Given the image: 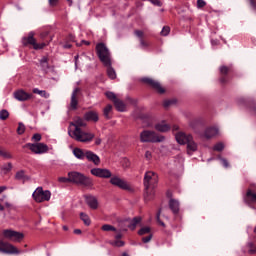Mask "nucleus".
Here are the masks:
<instances>
[{"label": "nucleus", "mask_w": 256, "mask_h": 256, "mask_svg": "<svg viewBox=\"0 0 256 256\" xmlns=\"http://www.w3.org/2000/svg\"><path fill=\"white\" fill-rule=\"evenodd\" d=\"M71 125L72 127H75V129L72 133H70V137L75 139V141H79L80 143H90V141L95 139V134L87 133L81 130V127H85V125H87L83 118L77 117L73 122H71Z\"/></svg>", "instance_id": "f257e3e1"}, {"label": "nucleus", "mask_w": 256, "mask_h": 256, "mask_svg": "<svg viewBox=\"0 0 256 256\" xmlns=\"http://www.w3.org/2000/svg\"><path fill=\"white\" fill-rule=\"evenodd\" d=\"M157 183H159V176L157 173L153 171H147L144 175V188H145V194L144 199L145 201H151L153 197H155V187H157Z\"/></svg>", "instance_id": "f03ea898"}, {"label": "nucleus", "mask_w": 256, "mask_h": 256, "mask_svg": "<svg viewBox=\"0 0 256 256\" xmlns=\"http://www.w3.org/2000/svg\"><path fill=\"white\" fill-rule=\"evenodd\" d=\"M68 177H70V183L80 185L81 187H86V189H93V179L85 176L83 173L72 171L68 173Z\"/></svg>", "instance_id": "7ed1b4c3"}, {"label": "nucleus", "mask_w": 256, "mask_h": 256, "mask_svg": "<svg viewBox=\"0 0 256 256\" xmlns=\"http://www.w3.org/2000/svg\"><path fill=\"white\" fill-rule=\"evenodd\" d=\"M96 55L104 67H111V52L105 43L96 44Z\"/></svg>", "instance_id": "20e7f679"}, {"label": "nucleus", "mask_w": 256, "mask_h": 256, "mask_svg": "<svg viewBox=\"0 0 256 256\" xmlns=\"http://www.w3.org/2000/svg\"><path fill=\"white\" fill-rule=\"evenodd\" d=\"M51 41H45L42 43H37V39H35V32H29L28 36L22 38V45L24 47H29V45L33 46L35 51H39L41 49H45L47 45H49Z\"/></svg>", "instance_id": "39448f33"}, {"label": "nucleus", "mask_w": 256, "mask_h": 256, "mask_svg": "<svg viewBox=\"0 0 256 256\" xmlns=\"http://www.w3.org/2000/svg\"><path fill=\"white\" fill-rule=\"evenodd\" d=\"M141 143H163L165 136L157 135L155 131L144 130L140 133Z\"/></svg>", "instance_id": "423d86ee"}, {"label": "nucleus", "mask_w": 256, "mask_h": 256, "mask_svg": "<svg viewBox=\"0 0 256 256\" xmlns=\"http://www.w3.org/2000/svg\"><path fill=\"white\" fill-rule=\"evenodd\" d=\"M23 149H30L34 155H44V153L49 152V146L45 143L37 142V143H26L23 146Z\"/></svg>", "instance_id": "0eeeda50"}, {"label": "nucleus", "mask_w": 256, "mask_h": 256, "mask_svg": "<svg viewBox=\"0 0 256 256\" xmlns=\"http://www.w3.org/2000/svg\"><path fill=\"white\" fill-rule=\"evenodd\" d=\"M110 184L114 187H118V189H122V191H133V187H131V184H129L127 180L119 176H111Z\"/></svg>", "instance_id": "6e6552de"}, {"label": "nucleus", "mask_w": 256, "mask_h": 256, "mask_svg": "<svg viewBox=\"0 0 256 256\" xmlns=\"http://www.w3.org/2000/svg\"><path fill=\"white\" fill-rule=\"evenodd\" d=\"M32 197L36 203H43L51 199V191L43 190V187H38L32 194Z\"/></svg>", "instance_id": "1a4fd4ad"}, {"label": "nucleus", "mask_w": 256, "mask_h": 256, "mask_svg": "<svg viewBox=\"0 0 256 256\" xmlns=\"http://www.w3.org/2000/svg\"><path fill=\"white\" fill-rule=\"evenodd\" d=\"M3 236L6 239L13 241L14 243H21V241H23V239L25 238V235L23 233L9 229L3 231Z\"/></svg>", "instance_id": "9d476101"}, {"label": "nucleus", "mask_w": 256, "mask_h": 256, "mask_svg": "<svg viewBox=\"0 0 256 256\" xmlns=\"http://www.w3.org/2000/svg\"><path fill=\"white\" fill-rule=\"evenodd\" d=\"M0 253H4L5 255H19L21 251L8 242L0 241Z\"/></svg>", "instance_id": "9b49d317"}, {"label": "nucleus", "mask_w": 256, "mask_h": 256, "mask_svg": "<svg viewBox=\"0 0 256 256\" xmlns=\"http://www.w3.org/2000/svg\"><path fill=\"white\" fill-rule=\"evenodd\" d=\"M90 173L91 175H94V177H99L100 179H111V177H113L111 170L107 168H93L90 170Z\"/></svg>", "instance_id": "f8f14e48"}, {"label": "nucleus", "mask_w": 256, "mask_h": 256, "mask_svg": "<svg viewBox=\"0 0 256 256\" xmlns=\"http://www.w3.org/2000/svg\"><path fill=\"white\" fill-rule=\"evenodd\" d=\"M142 83L149 85L150 87H152V89L157 91V93H159L160 95H163V93H165V88L161 87V83H159L156 80H153V78H142Z\"/></svg>", "instance_id": "ddd939ff"}, {"label": "nucleus", "mask_w": 256, "mask_h": 256, "mask_svg": "<svg viewBox=\"0 0 256 256\" xmlns=\"http://www.w3.org/2000/svg\"><path fill=\"white\" fill-rule=\"evenodd\" d=\"M13 97L16 99V101L24 102L29 101V99H33V94L27 93L25 90L20 89L13 93Z\"/></svg>", "instance_id": "4468645a"}, {"label": "nucleus", "mask_w": 256, "mask_h": 256, "mask_svg": "<svg viewBox=\"0 0 256 256\" xmlns=\"http://www.w3.org/2000/svg\"><path fill=\"white\" fill-rule=\"evenodd\" d=\"M86 159L89 163H93L96 166L101 165V158L91 150H86Z\"/></svg>", "instance_id": "2eb2a0df"}, {"label": "nucleus", "mask_w": 256, "mask_h": 256, "mask_svg": "<svg viewBox=\"0 0 256 256\" xmlns=\"http://www.w3.org/2000/svg\"><path fill=\"white\" fill-rule=\"evenodd\" d=\"M192 137L191 134H185L184 132H178L175 135V139L179 145H185Z\"/></svg>", "instance_id": "dca6fc26"}, {"label": "nucleus", "mask_w": 256, "mask_h": 256, "mask_svg": "<svg viewBox=\"0 0 256 256\" xmlns=\"http://www.w3.org/2000/svg\"><path fill=\"white\" fill-rule=\"evenodd\" d=\"M85 202L88 205V207H90V209H99V201L97 200V197L93 195L85 196Z\"/></svg>", "instance_id": "f3484780"}, {"label": "nucleus", "mask_w": 256, "mask_h": 256, "mask_svg": "<svg viewBox=\"0 0 256 256\" xmlns=\"http://www.w3.org/2000/svg\"><path fill=\"white\" fill-rule=\"evenodd\" d=\"M81 89L75 88L71 95L70 107L73 111L77 110V106L79 105V101L77 100V93H79Z\"/></svg>", "instance_id": "a211bd4d"}, {"label": "nucleus", "mask_w": 256, "mask_h": 256, "mask_svg": "<svg viewBox=\"0 0 256 256\" xmlns=\"http://www.w3.org/2000/svg\"><path fill=\"white\" fill-rule=\"evenodd\" d=\"M186 145L188 155H193V153H195V151L198 149L197 143L193 139V136L188 140Z\"/></svg>", "instance_id": "6ab92c4d"}, {"label": "nucleus", "mask_w": 256, "mask_h": 256, "mask_svg": "<svg viewBox=\"0 0 256 256\" xmlns=\"http://www.w3.org/2000/svg\"><path fill=\"white\" fill-rule=\"evenodd\" d=\"M217 135H219V128L216 127H209L206 128L204 131L205 139H212V137H215Z\"/></svg>", "instance_id": "aec40b11"}, {"label": "nucleus", "mask_w": 256, "mask_h": 256, "mask_svg": "<svg viewBox=\"0 0 256 256\" xmlns=\"http://www.w3.org/2000/svg\"><path fill=\"white\" fill-rule=\"evenodd\" d=\"M84 120L85 121H94V123H97L99 121V114L95 111H89L84 114Z\"/></svg>", "instance_id": "412c9836"}, {"label": "nucleus", "mask_w": 256, "mask_h": 256, "mask_svg": "<svg viewBox=\"0 0 256 256\" xmlns=\"http://www.w3.org/2000/svg\"><path fill=\"white\" fill-rule=\"evenodd\" d=\"M156 131H159L160 133H166V131H169L171 129V126L167 124V122L162 121L155 125Z\"/></svg>", "instance_id": "4be33fe9"}, {"label": "nucleus", "mask_w": 256, "mask_h": 256, "mask_svg": "<svg viewBox=\"0 0 256 256\" xmlns=\"http://www.w3.org/2000/svg\"><path fill=\"white\" fill-rule=\"evenodd\" d=\"M73 155L76 157V159H80V161H83V159L87 156V150L83 151L81 148H74L73 149Z\"/></svg>", "instance_id": "5701e85b"}, {"label": "nucleus", "mask_w": 256, "mask_h": 256, "mask_svg": "<svg viewBox=\"0 0 256 256\" xmlns=\"http://www.w3.org/2000/svg\"><path fill=\"white\" fill-rule=\"evenodd\" d=\"M169 207H170L172 213H174V215H177V213H179V201L178 200L171 198L169 200Z\"/></svg>", "instance_id": "b1692460"}, {"label": "nucleus", "mask_w": 256, "mask_h": 256, "mask_svg": "<svg viewBox=\"0 0 256 256\" xmlns=\"http://www.w3.org/2000/svg\"><path fill=\"white\" fill-rule=\"evenodd\" d=\"M115 108L120 112L123 113L126 111L127 106L125 105V102L122 100H119V98L114 102Z\"/></svg>", "instance_id": "393cba45"}, {"label": "nucleus", "mask_w": 256, "mask_h": 256, "mask_svg": "<svg viewBox=\"0 0 256 256\" xmlns=\"http://www.w3.org/2000/svg\"><path fill=\"white\" fill-rule=\"evenodd\" d=\"M139 223H141V217H134L130 221L128 228H130L131 231H135V229H137V225H139Z\"/></svg>", "instance_id": "a878e982"}, {"label": "nucleus", "mask_w": 256, "mask_h": 256, "mask_svg": "<svg viewBox=\"0 0 256 256\" xmlns=\"http://www.w3.org/2000/svg\"><path fill=\"white\" fill-rule=\"evenodd\" d=\"M40 67L42 71H47L49 69V58H47V56H43L40 59Z\"/></svg>", "instance_id": "bb28decb"}, {"label": "nucleus", "mask_w": 256, "mask_h": 256, "mask_svg": "<svg viewBox=\"0 0 256 256\" xmlns=\"http://www.w3.org/2000/svg\"><path fill=\"white\" fill-rule=\"evenodd\" d=\"M32 93H34L35 95H40V97H44V99H49V97H50V95H49V93H47V91L39 90V88H34L32 90Z\"/></svg>", "instance_id": "cd10ccee"}, {"label": "nucleus", "mask_w": 256, "mask_h": 256, "mask_svg": "<svg viewBox=\"0 0 256 256\" xmlns=\"http://www.w3.org/2000/svg\"><path fill=\"white\" fill-rule=\"evenodd\" d=\"M80 219L83 221L84 225H86L87 227L91 225V218H89V215L82 212L80 213Z\"/></svg>", "instance_id": "c85d7f7f"}, {"label": "nucleus", "mask_w": 256, "mask_h": 256, "mask_svg": "<svg viewBox=\"0 0 256 256\" xmlns=\"http://www.w3.org/2000/svg\"><path fill=\"white\" fill-rule=\"evenodd\" d=\"M246 201H251L252 203H255L256 193H253L251 190H248L246 193Z\"/></svg>", "instance_id": "c756f323"}, {"label": "nucleus", "mask_w": 256, "mask_h": 256, "mask_svg": "<svg viewBox=\"0 0 256 256\" xmlns=\"http://www.w3.org/2000/svg\"><path fill=\"white\" fill-rule=\"evenodd\" d=\"M106 67H108L107 75L109 79H117V73L115 72V69H113V67L111 66H106Z\"/></svg>", "instance_id": "7c9ffc66"}, {"label": "nucleus", "mask_w": 256, "mask_h": 256, "mask_svg": "<svg viewBox=\"0 0 256 256\" xmlns=\"http://www.w3.org/2000/svg\"><path fill=\"white\" fill-rule=\"evenodd\" d=\"M112 109H113V106L110 105V104H108V105L104 108V110H103V115H104V117H105L106 119H111V116H109V113H111Z\"/></svg>", "instance_id": "2f4dec72"}, {"label": "nucleus", "mask_w": 256, "mask_h": 256, "mask_svg": "<svg viewBox=\"0 0 256 256\" xmlns=\"http://www.w3.org/2000/svg\"><path fill=\"white\" fill-rule=\"evenodd\" d=\"M219 71H220V75H227L231 73V67L223 65V66H220Z\"/></svg>", "instance_id": "473e14b6"}, {"label": "nucleus", "mask_w": 256, "mask_h": 256, "mask_svg": "<svg viewBox=\"0 0 256 256\" xmlns=\"http://www.w3.org/2000/svg\"><path fill=\"white\" fill-rule=\"evenodd\" d=\"M9 119V111L3 109L0 111V120L1 121H7Z\"/></svg>", "instance_id": "72a5a7b5"}, {"label": "nucleus", "mask_w": 256, "mask_h": 256, "mask_svg": "<svg viewBox=\"0 0 256 256\" xmlns=\"http://www.w3.org/2000/svg\"><path fill=\"white\" fill-rule=\"evenodd\" d=\"M171 33V27L169 26H164L160 32V35L162 37H167V35H169Z\"/></svg>", "instance_id": "f704fd0d"}, {"label": "nucleus", "mask_w": 256, "mask_h": 256, "mask_svg": "<svg viewBox=\"0 0 256 256\" xmlns=\"http://www.w3.org/2000/svg\"><path fill=\"white\" fill-rule=\"evenodd\" d=\"M110 245H112V247H124L125 242L123 240H114L110 242Z\"/></svg>", "instance_id": "c9c22d12"}, {"label": "nucleus", "mask_w": 256, "mask_h": 256, "mask_svg": "<svg viewBox=\"0 0 256 256\" xmlns=\"http://www.w3.org/2000/svg\"><path fill=\"white\" fill-rule=\"evenodd\" d=\"M0 157H3L4 159H13V155L5 150H0Z\"/></svg>", "instance_id": "e433bc0d"}, {"label": "nucleus", "mask_w": 256, "mask_h": 256, "mask_svg": "<svg viewBox=\"0 0 256 256\" xmlns=\"http://www.w3.org/2000/svg\"><path fill=\"white\" fill-rule=\"evenodd\" d=\"M106 97L113 103L119 99V98H117V95H115V93H113V92H106Z\"/></svg>", "instance_id": "4c0bfd02"}, {"label": "nucleus", "mask_w": 256, "mask_h": 256, "mask_svg": "<svg viewBox=\"0 0 256 256\" xmlns=\"http://www.w3.org/2000/svg\"><path fill=\"white\" fill-rule=\"evenodd\" d=\"M151 233V228L149 226L143 227L138 231V235H147Z\"/></svg>", "instance_id": "58836bf2"}, {"label": "nucleus", "mask_w": 256, "mask_h": 256, "mask_svg": "<svg viewBox=\"0 0 256 256\" xmlns=\"http://www.w3.org/2000/svg\"><path fill=\"white\" fill-rule=\"evenodd\" d=\"M15 179H17V181H22V179H25V171L20 170L16 172Z\"/></svg>", "instance_id": "ea45409f"}, {"label": "nucleus", "mask_w": 256, "mask_h": 256, "mask_svg": "<svg viewBox=\"0 0 256 256\" xmlns=\"http://www.w3.org/2000/svg\"><path fill=\"white\" fill-rule=\"evenodd\" d=\"M223 149H225V144H223V142H219L213 147V150L218 152L223 151Z\"/></svg>", "instance_id": "a19ab883"}, {"label": "nucleus", "mask_w": 256, "mask_h": 256, "mask_svg": "<svg viewBox=\"0 0 256 256\" xmlns=\"http://www.w3.org/2000/svg\"><path fill=\"white\" fill-rule=\"evenodd\" d=\"M16 131L19 135H23V133H25V124H23V122L18 123V128Z\"/></svg>", "instance_id": "79ce46f5"}, {"label": "nucleus", "mask_w": 256, "mask_h": 256, "mask_svg": "<svg viewBox=\"0 0 256 256\" xmlns=\"http://www.w3.org/2000/svg\"><path fill=\"white\" fill-rule=\"evenodd\" d=\"M175 103H177V100H165L163 102V107L167 109V107H171V105H175Z\"/></svg>", "instance_id": "37998d69"}, {"label": "nucleus", "mask_w": 256, "mask_h": 256, "mask_svg": "<svg viewBox=\"0 0 256 256\" xmlns=\"http://www.w3.org/2000/svg\"><path fill=\"white\" fill-rule=\"evenodd\" d=\"M156 220L161 227H165V222L161 221V209L156 214Z\"/></svg>", "instance_id": "c03bdc74"}, {"label": "nucleus", "mask_w": 256, "mask_h": 256, "mask_svg": "<svg viewBox=\"0 0 256 256\" xmlns=\"http://www.w3.org/2000/svg\"><path fill=\"white\" fill-rule=\"evenodd\" d=\"M102 231H117V229L109 224L102 226Z\"/></svg>", "instance_id": "a18cd8bd"}, {"label": "nucleus", "mask_w": 256, "mask_h": 256, "mask_svg": "<svg viewBox=\"0 0 256 256\" xmlns=\"http://www.w3.org/2000/svg\"><path fill=\"white\" fill-rule=\"evenodd\" d=\"M12 169H13V164H11V162H9L8 164L2 167V171H6V173H9V171H11Z\"/></svg>", "instance_id": "49530a36"}, {"label": "nucleus", "mask_w": 256, "mask_h": 256, "mask_svg": "<svg viewBox=\"0 0 256 256\" xmlns=\"http://www.w3.org/2000/svg\"><path fill=\"white\" fill-rule=\"evenodd\" d=\"M59 183H71V176L58 178Z\"/></svg>", "instance_id": "de8ad7c7"}, {"label": "nucleus", "mask_w": 256, "mask_h": 256, "mask_svg": "<svg viewBox=\"0 0 256 256\" xmlns=\"http://www.w3.org/2000/svg\"><path fill=\"white\" fill-rule=\"evenodd\" d=\"M134 34L136 35V37H138L139 41H141V39H143V37L145 36V33H143V31L141 30H135Z\"/></svg>", "instance_id": "09e8293b"}, {"label": "nucleus", "mask_w": 256, "mask_h": 256, "mask_svg": "<svg viewBox=\"0 0 256 256\" xmlns=\"http://www.w3.org/2000/svg\"><path fill=\"white\" fill-rule=\"evenodd\" d=\"M207 5V2L205 0H197V8L198 9H203Z\"/></svg>", "instance_id": "8fccbe9b"}, {"label": "nucleus", "mask_w": 256, "mask_h": 256, "mask_svg": "<svg viewBox=\"0 0 256 256\" xmlns=\"http://www.w3.org/2000/svg\"><path fill=\"white\" fill-rule=\"evenodd\" d=\"M42 137L41 134L36 133L32 136V141H35L36 143H39V141H41Z\"/></svg>", "instance_id": "3c124183"}, {"label": "nucleus", "mask_w": 256, "mask_h": 256, "mask_svg": "<svg viewBox=\"0 0 256 256\" xmlns=\"http://www.w3.org/2000/svg\"><path fill=\"white\" fill-rule=\"evenodd\" d=\"M152 5H155L156 7H162L163 2L161 0H149Z\"/></svg>", "instance_id": "603ef678"}, {"label": "nucleus", "mask_w": 256, "mask_h": 256, "mask_svg": "<svg viewBox=\"0 0 256 256\" xmlns=\"http://www.w3.org/2000/svg\"><path fill=\"white\" fill-rule=\"evenodd\" d=\"M151 239H153V234H149L146 237L142 238V243H149V241H151Z\"/></svg>", "instance_id": "864d4df0"}, {"label": "nucleus", "mask_w": 256, "mask_h": 256, "mask_svg": "<svg viewBox=\"0 0 256 256\" xmlns=\"http://www.w3.org/2000/svg\"><path fill=\"white\" fill-rule=\"evenodd\" d=\"M140 46L142 47V49H147V47H149V44L147 41L140 39Z\"/></svg>", "instance_id": "5fc2aeb1"}, {"label": "nucleus", "mask_w": 256, "mask_h": 256, "mask_svg": "<svg viewBox=\"0 0 256 256\" xmlns=\"http://www.w3.org/2000/svg\"><path fill=\"white\" fill-rule=\"evenodd\" d=\"M220 161H221L223 167H225V169H228L229 161H227V159H225V158H221Z\"/></svg>", "instance_id": "6e6d98bb"}, {"label": "nucleus", "mask_w": 256, "mask_h": 256, "mask_svg": "<svg viewBox=\"0 0 256 256\" xmlns=\"http://www.w3.org/2000/svg\"><path fill=\"white\" fill-rule=\"evenodd\" d=\"M49 36V31H43L40 33V39H45Z\"/></svg>", "instance_id": "4d7b16f0"}, {"label": "nucleus", "mask_w": 256, "mask_h": 256, "mask_svg": "<svg viewBox=\"0 0 256 256\" xmlns=\"http://www.w3.org/2000/svg\"><path fill=\"white\" fill-rule=\"evenodd\" d=\"M48 3L50 7H55L59 3V0H48Z\"/></svg>", "instance_id": "13d9d810"}, {"label": "nucleus", "mask_w": 256, "mask_h": 256, "mask_svg": "<svg viewBox=\"0 0 256 256\" xmlns=\"http://www.w3.org/2000/svg\"><path fill=\"white\" fill-rule=\"evenodd\" d=\"M145 157H146V159L151 160V158L153 157V155L151 154V151H146Z\"/></svg>", "instance_id": "bf43d9fd"}, {"label": "nucleus", "mask_w": 256, "mask_h": 256, "mask_svg": "<svg viewBox=\"0 0 256 256\" xmlns=\"http://www.w3.org/2000/svg\"><path fill=\"white\" fill-rule=\"evenodd\" d=\"M227 77L223 76L219 79V82L222 84V85H225V83H227Z\"/></svg>", "instance_id": "052dcab7"}, {"label": "nucleus", "mask_w": 256, "mask_h": 256, "mask_svg": "<svg viewBox=\"0 0 256 256\" xmlns=\"http://www.w3.org/2000/svg\"><path fill=\"white\" fill-rule=\"evenodd\" d=\"M247 247L249 248V251H250V249H255L256 247H255V244H253V242H249L248 244H247Z\"/></svg>", "instance_id": "680f3d73"}, {"label": "nucleus", "mask_w": 256, "mask_h": 256, "mask_svg": "<svg viewBox=\"0 0 256 256\" xmlns=\"http://www.w3.org/2000/svg\"><path fill=\"white\" fill-rule=\"evenodd\" d=\"M250 5H251V7L254 9V11H256V3H255V0H250Z\"/></svg>", "instance_id": "e2e57ef3"}, {"label": "nucleus", "mask_w": 256, "mask_h": 256, "mask_svg": "<svg viewBox=\"0 0 256 256\" xmlns=\"http://www.w3.org/2000/svg\"><path fill=\"white\" fill-rule=\"evenodd\" d=\"M101 143H102L101 138H96L95 139V145H101Z\"/></svg>", "instance_id": "0e129e2a"}, {"label": "nucleus", "mask_w": 256, "mask_h": 256, "mask_svg": "<svg viewBox=\"0 0 256 256\" xmlns=\"http://www.w3.org/2000/svg\"><path fill=\"white\" fill-rule=\"evenodd\" d=\"M248 253H249L250 255H255V253H256V247H255V249H250V250H248Z\"/></svg>", "instance_id": "69168bd1"}, {"label": "nucleus", "mask_w": 256, "mask_h": 256, "mask_svg": "<svg viewBox=\"0 0 256 256\" xmlns=\"http://www.w3.org/2000/svg\"><path fill=\"white\" fill-rule=\"evenodd\" d=\"M3 191H7V186H0V194L3 193Z\"/></svg>", "instance_id": "338daca9"}, {"label": "nucleus", "mask_w": 256, "mask_h": 256, "mask_svg": "<svg viewBox=\"0 0 256 256\" xmlns=\"http://www.w3.org/2000/svg\"><path fill=\"white\" fill-rule=\"evenodd\" d=\"M82 45H91V42L87 41V40H82L81 41Z\"/></svg>", "instance_id": "774afa93"}]
</instances>
